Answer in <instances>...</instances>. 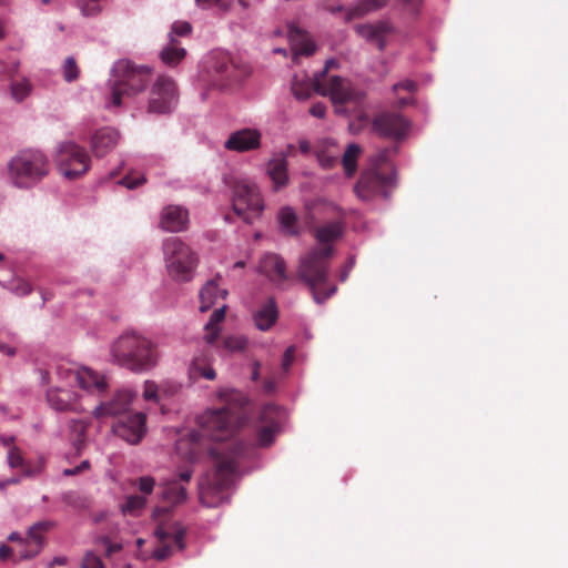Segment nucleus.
I'll list each match as a JSON object with an SVG mask.
<instances>
[{
    "instance_id": "obj_25",
    "label": "nucleus",
    "mask_w": 568,
    "mask_h": 568,
    "mask_svg": "<svg viewBox=\"0 0 568 568\" xmlns=\"http://www.w3.org/2000/svg\"><path fill=\"white\" fill-rule=\"evenodd\" d=\"M258 272L276 285L287 280L286 263L282 256L275 253H266L261 257Z\"/></svg>"
},
{
    "instance_id": "obj_60",
    "label": "nucleus",
    "mask_w": 568,
    "mask_h": 568,
    "mask_svg": "<svg viewBox=\"0 0 568 568\" xmlns=\"http://www.w3.org/2000/svg\"><path fill=\"white\" fill-rule=\"evenodd\" d=\"M416 89H417V84H416V82H414L412 80H404V81H400V82L395 83L393 85V92L394 93H397L398 90H405V91H408V92H414Z\"/></svg>"
},
{
    "instance_id": "obj_18",
    "label": "nucleus",
    "mask_w": 568,
    "mask_h": 568,
    "mask_svg": "<svg viewBox=\"0 0 568 568\" xmlns=\"http://www.w3.org/2000/svg\"><path fill=\"white\" fill-rule=\"evenodd\" d=\"M193 471L191 469L182 470L159 485L160 498L163 503L175 506L182 504L186 499V486L190 484Z\"/></svg>"
},
{
    "instance_id": "obj_50",
    "label": "nucleus",
    "mask_w": 568,
    "mask_h": 568,
    "mask_svg": "<svg viewBox=\"0 0 568 568\" xmlns=\"http://www.w3.org/2000/svg\"><path fill=\"white\" fill-rule=\"evenodd\" d=\"M8 288L18 296H26L32 291L31 285L20 277L11 280Z\"/></svg>"
},
{
    "instance_id": "obj_26",
    "label": "nucleus",
    "mask_w": 568,
    "mask_h": 568,
    "mask_svg": "<svg viewBox=\"0 0 568 568\" xmlns=\"http://www.w3.org/2000/svg\"><path fill=\"white\" fill-rule=\"evenodd\" d=\"M48 403L59 412H83L84 407L78 402L75 393L69 389H50L47 394Z\"/></svg>"
},
{
    "instance_id": "obj_47",
    "label": "nucleus",
    "mask_w": 568,
    "mask_h": 568,
    "mask_svg": "<svg viewBox=\"0 0 568 568\" xmlns=\"http://www.w3.org/2000/svg\"><path fill=\"white\" fill-rule=\"evenodd\" d=\"M247 345V339L240 335H230L223 339V347L230 352L244 351Z\"/></svg>"
},
{
    "instance_id": "obj_31",
    "label": "nucleus",
    "mask_w": 568,
    "mask_h": 568,
    "mask_svg": "<svg viewBox=\"0 0 568 568\" xmlns=\"http://www.w3.org/2000/svg\"><path fill=\"white\" fill-rule=\"evenodd\" d=\"M227 291L220 288L215 280L209 281L200 292V311L207 312L219 300H224Z\"/></svg>"
},
{
    "instance_id": "obj_12",
    "label": "nucleus",
    "mask_w": 568,
    "mask_h": 568,
    "mask_svg": "<svg viewBox=\"0 0 568 568\" xmlns=\"http://www.w3.org/2000/svg\"><path fill=\"white\" fill-rule=\"evenodd\" d=\"M233 210L246 223H252L263 211V201L256 184L247 179H236L232 184Z\"/></svg>"
},
{
    "instance_id": "obj_40",
    "label": "nucleus",
    "mask_w": 568,
    "mask_h": 568,
    "mask_svg": "<svg viewBox=\"0 0 568 568\" xmlns=\"http://www.w3.org/2000/svg\"><path fill=\"white\" fill-rule=\"evenodd\" d=\"M196 3L202 7L216 6L222 11H244L246 3L244 0H196Z\"/></svg>"
},
{
    "instance_id": "obj_30",
    "label": "nucleus",
    "mask_w": 568,
    "mask_h": 568,
    "mask_svg": "<svg viewBox=\"0 0 568 568\" xmlns=\"http://www.w3.org/2000/svg\"><path fill=\"white\" fill-rule=\"evenodd\" d=\"M287 37L295 55H312L314 53L315 45L303 30L290 26Z\"/></svg>"
},
{
    "instance_id": "obj_55",
    "label": "nucleus",
    "mask_w": 568,
    "mask_h": 568,
    "mask_svg": "<svg viewBox=\"0 0 568 568\" xmlns=\"http://www.w3.org/2000/svg\"><path fill=\"white\" fill-rule=\"evenodd\" d=\"M145 176L143 174H140L138 176H133V175H126L124 176L120 183L122 185H124L125 187L128 189H135L140 185H142L144 182H145Z\"/></svg>"
},
{
    "instance_id": "obj_62",
    "label": "nucleus",
    "mask_w": 568,
    "mask_h": 568,
    "mask_svg": "<svg viewBox=\"0 0 568 568\" xmlns=\"http://www.w3.org/2000/svg\"><path fill=\"white\" fill-rule=\"evenodd\" d=\"M294 95L298 100H306L311 97V90L308 87H303L301 84L295 83L292 88Z\"/></svg>"
},
{
    "instance_id": "obj_48",
    "label": "nucleus",
    "mask_w": 568,
    "mask_h": 568,
    "mask_svg": "<svg viewBox=\"0 0 568 568\" xmlns=\"http://www.w3.org/2000/svg\"><path fill=\"white\" fill-rule=\"evenodd\" d=\"M145 504L146 498L144 496L131 495L126 498L125 504L122 506V511L134 514L135 511L142 509Z\"/></svg>"
},
{
    "instance_id": "obj_14",
    "label": "nucleus",
    "mask_w": 568,
    "mask_h": 568,
    "mask_svg": "<svg viewBox=\"0 0 568 568\" xmlns=\"http://www.w3.org/2000/svg\"><path fill=\"white\" fill-rule=\"evenodd\" d=\"M178 87L172 78L159 75L151 87L148 112L166 114L174 110L178 103Z\"/></svg>"
},
{
    "instance_id": "obj_16",
    "label": "nucleus",
    "mask_w": 568,
    "mask_h": 568,
    "mask_svg": "<svg viewBox=\"0 0 568 568\" xmlns=\"http://www.w3.org/2000/svg\"><path fill=\"white\" fill-rule=\"evenodd\" d=\"M136 394L130 389H118L113 395L101 400L92 410V415L97 419L121 418L130 413V407Z\"/></svg>"
},
{
    "instance_id": "obj_56",
    "label": "nucleus",
    "mask_w": 568,
    "mask_h": 568,
    "mask_svg": "<svg viewBox=\"0 0 568 568\" xmlns=\"http://www.w3.org/2000/svg\"><path fill=\"white\" fill-rule=\"evenodd\" d=\"M22 474L27 477H32L39 475L43 469V463L38 462L36 465H31L29 462L24 463V466L21 467Z\"/></svg>"
},
{
    "instance_id": "obj_20",
    "label": "nucleus",
    "mask_w": 568,
    "mask_h": 568,
    "mask_svg": "<svg viewBox=\"0 0 568 568\" xmlns=\"http://www.w3.org/2000/svg\"><path fill=\"white\" fill-rule=\"evenodd\" d=\"M70 377L79 387L98 397L105 394L109 389L106 377L89 367H80L70 372Z\"/></svg>"
},
{
    "instance_id": "obj_27",
    "label": "nucleus",
    "mask_w": 568,
    "mask_h": 568,
    "mask_svg": "<svg viewBox=\"0 0 568 568\" xmlns=\"http://www.w3.org/2000/svg\"><path fill=\"white\" fill-rule=\"evenodd\" d=\"M118 140L119 134L114 129L104 128L93 134L91 146L97 156H103L116 145Z\"/></svg>"
},
{
    "instance_id": "obj_45",
    "label": "nucleus",
    "mask_w": 568,
    "mask_h": 568,
    "mask_svg": "<svg viewBox=\"0 0 568 568\" xmlns=\"http://www.w3.org/2000/svg\"><path fill=\"white\" fill-rule=\"evenodd\" d=\"M81 70L73 57H68L62 65V75L67 82H74L79 79Z\"/></svg>"
},
{
    "instance_id": "obj_7",
    "label": "nucleus",
    "mask_w": 568,
    "mask_h": 568,
    "mask_svg": "<svg viewBox=\"0 0 568 568\" xmlns=\"http://www.w3.org/2000/svg\"><path fill=\"white\" fill-rule=\"evenodd\" d=\"M394 186V170L387 163L385 152L376 156L372 168L363 171L354 185V192L362 201H372L377 196H388L389 189Z\"/></svg>"
},
{
    "instance_id": "obj_10",
    "label": "nucleus",
    "mask_w": 568,
    "mask_h": 568,
    "mask_svg": "<svg viewBox=\"0 0 568 568\" xmlns=\"http://www.w3.org/2000/svg\"><path fill=\"white\" fill-rule=\"evenodd\" d=\"M55 527L53 520H41L33 524L26 538H22L18 532H12L9 540L16 542L13 547L0 545V559L6 560L13 556L18 560L31 559L40 554L44 547V534Z\"/></svg>"
},
{
    "instance_id": "obj_54",
    "label": "nucleus",
    "mask_w": 568,
    "mask_h": 568,
    "mask_svg": "<svg viewBox=\"0 0 568 568\" xmlns=\"http://www.w3.org/2000/svg\"><path fill=\"white\" fill-rule=\"evenodd\" d=\"M423 0H396L398 7H400L404 11L417 14L419 12Z\"/></svg>"
},
{
    "instance_id": "obj_39",
    "label": "nucleus",
    "mask_w": 568,
    "mask_h": 568,
    "mask_svg": "<svg viewBox=\"0 0 568 568\" xmlns=\"http://www.w3.org/2000/svg\"><path fill=\"white\" fill-rule=\"evenodd\" d=\"M284 412L275 404H265L261 410V422L280 429Z\"/></svg>"
},
{
    "instance_id": "obj_51",
    "label": "nucleus",
    "mask_w": 568,
    "mask_h": 568,
    "mask_svg": "<svg viewBox=\"0 0 568 568\" xmlns=\"http://www.w3.org/2000/svg\"><path fill=\"white\" fill-rule=\"evenodd\" d=\"M24 458L22 456V453L21 450L16 447V446H12L8 453V464L11 468H21L22 466H24Z\"/></svg>"
},
{
    "instance_id": "obj_44",
    "label": "nucleus",
    "mask_w": 568,
    "mask_h": 568,
    "mask_svg": "<svg viewBox=\"0 0 568 568\" xmlns=\"http://www.w3.org/2000/svg\"><path fill=\"white\" fill-rule=\"evenodd\" d=\"M77 7L84 17H94L102 11L104 0H77Z\"/></svg>"
},
{
    "instance_id": "obj_5",
    "label": "nucleus",
    "mask_w": 568,
    "mask_h": 568,
    "mask_svg": "<svg viewBox=\"0 0 568 568\" xmlns=\"http://www.w3.org/2000/svg\"><path fill=\"white\" fill-rule=\"evenodd\" d=\"M333 65H336L334 60L326 61L324 70L314 78L313 89L318 94L331 98L336 113L346 115L349 112L348 106L356 111L363 105L366 94L338 75L325 81V75Z\"/></svg>"
},
{
    "instance_id": "obj_35",
    "label": "nucleus",
    "mask_w": 568,
    "mask_h": 568,
    "mask_svg": "<svg viewBox=\"0 0 568 568\" xmlns=\"http://www.w3.org/2000/svg\"><path fill=\"white\" fill-rule=\"evenodd\" d=\"M185 54V49L179 47V41L173 36H170V42L162 49L160 57L164 64L173 67L180 63Z\"/></svg>"
},
{
    "instance_id": "obj_15",
    "label": "nucleus",
    "mask_w": 568,
    "mask_h": 568,
    "mask_svg": "<svg viewBox=\"0 0 568 568\" xmlns=\"http://www.w3.org/2000/svg\"><path fill=\"white\" fill-rule=\"evenodd\" d=\"M318 212L325 216H333L336 220L314 227L313 236L320 244L317 247L333 246V243L339 240L344 234V212L333 203L320 204Z\"/></svg>"
},
{
    "instance_id": "obj_11",
    "label": "nucleus",
    "mask_w": 568,
    "mask_h": 568,
    "mask_svg": "<svg viewBox=\"0 0 568 568\" xmlns=\"http://www.w3.org/2000/svg\"><path fill=\"white\" fill-rule=\"evenodd\" d=\"M163 254L168 272L172 278L181 282L191 280L196 265V257L181 239H166L163 243Z\"/></svg>"
},
{
    "instance_id": "obj_37",
    "label": "nucleus",
    "mask_w": 568,
    "mask_h": 568,
    "mask_svg": "<svg viewBox=\"0 0 568 568\" xmlns=\"http://www.w3.org/2000/svg\"><path fill=\"white\" fill-rule=\"evenodd\" d=\"M89 423L85 420H72L70 424L71 439L75 454L80 455L85 447Z\"/></svg>"
},
{
    "instance_id": "obj_53",
    "label": "nucleus",
    "mask_w": 568,
    "mask_h": 568,
    "mask_svg": "<svg viewBox=\"0 0 568 568\" xmlns=\"http://www.w3.org/2000/svg\"><path fill=\"white\" fill-rule=\"evenodd\" d=\"M20 63L14 61L10 64L0 60V80L4 78H12L19 70Z\"/></svg>"
},
{
    "instance_id": "obj_36",
    "label": "nucleus",
    "mask_w": 568,
    "mask_h": 568,
    "mask_svg": "<svg viewBox=\"0 0 568 568\" xmlns=\"http://www.w3.org/2000/svg\"><path fill=\"white\" fill-rule=\"evenodd\" d=\"M190 375L194 378L202 377L209 381H213L216 377V373L206 355H201L193 359L190 367Z\"/></svg>"
},
{
    "instance_id": "obj_28",
    "label": "nucleus",
    "mask_w": 568,
    "mask_h": 568,
    "mask_svg": "<svg viewBox=\"0 0 568 568\" xmlns=\"http://www.w3.org/2000/svg\"><path fill=\"white\" fill-rule=\"evenodd\" d=\"M267 174L274 183L275 190H278L287 184V160L283 153L275 155L268 161Z\"/></svg>"
},
{
    "instance_id": "obj_21",
    "label": "nucleus",
    "mask_w": 568,
    "mask_h": 568,
    "mask_svg": "<svg viewBox=\"0 0 568 568\" xmlns=\"http://www.w3.org/2000/svg\"><path fill=\"white\" fill-rule=\"evenodd\" d=\"M154 534L161 544L153 551V557L158 560H164L172 555L173 550L170 544L171 541L179 550H183L185 547V531L182 528L174 527L172 529H166L163 526H158Z\"/></svg>"
},
{
    "instance_id": "obj_57",
    "label": "nucleus",
    "mask_w": 568,
    "mask_h": 568,
    "mask_svg": "<svg viewBox=\"0 0 568 568\" xmlns=\"http://www.w3.org/2000/svg\"><path fill=\"white\" fill-rule=\"evenodd\" d=\"M191 30H192V27H191V24L189 22H185V21L175 22L172 26V33H171V36L175 34V36H179V37H184V36L190 34Z\"/></svg>"
},
{
    "instance_id": "obj_64",
    "label": "nucleus",
    "mask_w": 568,
    "mask_h": 568,
    "mask_svg": "<svg viewBox=\"0 0 568 568\" xmlns=\"http://www.w3.org/2000/svg\"><path fill=\"white\" fill-rule=\"evenodd\" d=\"M310 113L318 119H323L326 114V105L322 102L314 103L311 109Z\"/></svg>"
},
{
    "instance_id": "obj_42",
    "label": "nucleus",
    "mask_w": 568,
    "mask_h": 568,
    "mask_svg": "<svg viewBox=\"0 0 568 568\" xmlns=\"http://www.w3.org/2000/svg\"><path fill=\"white\" fill-rule=\"evenodd\" d=\"M11 95L17 102L23 101L32 90V84L27 78L11 82Z\"/></svg>"
},
{
    "instance_id": "obj_38",
    "label": "nucleus",
    "mask_w": 568,
    "mask_h": 568,
    "mask_svg": "<svg viewBox=\"0 0 568 568\" xmlns=\"http://www.w3.org/2000/svg\"><path fill=\"white\" fill-rule=\"evenodd\" d=\"M278 220L284 233L287 235H298L297 215L292 207H283L278 213Z\"/></svg>"
},
{
    "instance_id": "obj_41",
    "label": "nucleus",
    "mask_w": 568,
    "mask_h": 568,
    "mask_svg": "<svg viewBox=\"0 0 568 568\" xmlns=\"http://www.w3.org/2000/svg\"><path fill=\"white\" fill-rule=\"evenodd\" d=\"M334 142L326 140L322 143L321 146H317L315 149V155L317 158V161L320 165L325 169L329 170L334 168L337 163V155L332 154L328 150V146H334Z\"/></svg>"
},
{
    "instance_id": "obj_3",
    "label": "nucleus",
    "mask_w": 568,
    "mask_h": 568,
    "mask_svg": "<svg viewBox=\"0 0 568 568\" xmlns=\"http://www.w3.org/2000/svg\"><path fill=\"white\" fill-rule=\"evenodd\" d=\"M333 254L334 246L313 247L298 261L297 278L307 285L317 304L324 303L337 291L336 285L329 282Z\"/></svg>"
},
{
    "instance_id": "obj_29",
    "label": "nucleus",
    "mask_w": 568,
    "mask_h": 568,
    "mask_svg": "<svg viewBox=\"0 0 568 568\" xmlns=\"http://www.w3.org/2000/svg\"><path fill=\"white\" fill-rule=\"evenodd\" d=\"M277 317V305L273 297H270L253 315L254 323L260 331L270 329L276 323Z\"/></svg>"
},
{
    "instance_id": "obj_17",
    "label": "nucleus",
    "mask_w": 568,
    "mask_h": 568,
    "mask_svg": "<svg viewBox=\"0 0 568 568\" xmlns=\"http://www.w3.org/2000/svg\"><path fill=\"white\" fill-rule=\"evenodd\" d=\"M112 432L126 443L136 445L146 433V416L143 413H129L112 425Z\"/></svg>"
},
{
    "instance_id": "obj_33",
    "label": "nucleus",
    "mask_w": 568,
    "mask_h": 568,
    "mask_svg": "<svg viewBox=\"0 0 568 568\" xmlns=\"http://www.w3.org/2000/svg\"><path fill=\"white\" fill-rule=\"evenodd\" d=\"M225 312H226V306L225 305H222L220 308H216L211 314L209 322L205 324V326H204V331H205L204 339H205V342L207 344H213L217 339V337H219V335L221 333L220 324L225 318Z\"/></svg>"
},
{
    "instance_id": "obj_22",
    "label": "nucleus",
    "mask_w": 568,
    "mask_h": 568,
    "mask_svg": "<svg viewBox=\"0 0 568 568\" xmlns=\"http://www.w3.org/2000/svg\"><path fill=\"white\" fill-rule=\"evenodd\" d=\"M262 134L256 129H242L230 134L224 146L240 153L257 150L261 146Z\"/></svg>"
},
{
    "instance_id": "obj_58",
    "label": "nucleus",
    "mask_w": 568,
    "mask_h": 568,
    "mask_svg": "<svg viewBox=\"0 0 568 568\" xmlns=\"http://www.w3.org/2000/svg\"><path fill=\"white\" fill-rule=\"evenodd\" d=\"M138 485L141 493L149 495L152 493L155 481L152 477L144 476L139 478Z\"/></svg>"
},
{
    "instance_id": "obj_61",
    "label": "nucleus",
    "mask_w": 568,
    "mask_h": 568,
    "mask_svg": "<svg viewBox=\"0 0 568 568\" xmlns=\"http://www.w3.org/2000/svg\"><path fill=\"white\" fill-rule=\"evenodd\" d=\"M90 468V462L89 460H83L79 466H75L73 468H65L63 470V475L69 477V476H75V475H79L80 473L87 470Z\"/></svg>"
},
{
    "instance_id": "obj_52",
    "label": "nucleus",
    "mask_w": 568,
    "mask_h": 568,
    "mask_svg": "<svg viewBox=\"0 0 568 568\" xmlns=\"http://www.w3.org/2000/svg\"><path fill=\"white\" fill-rule=\"evenodd\" d=\"M82 568H104L102 559L94 552L89 551L84 555L82 560Z\"/></svg>"
},
{
    "instance_id": "obj_23",
    "label": "nucleus",
    "mask_w": 568,
    "mask_h": 568,
    "mask_svg": "<svg viewBox=\"0 0 568 568\" xmlns=\"http://www.w3.org/2000/svg\"><path fill=\"white\" fill-rule=\"evenodd\" d=\"M356 31L367 42L383 51L386 48L387 39L394 33V28L389 22L378 21L376 23L358 24Z\"/></svg>"
},
{
    "instance_id": "obj_9",
    "label": "nucleus",
    "mask_w": 568,
    "mask_h": 568,
    "mask_svg": "<svg viewBox=\"0 0 568 568\" xmlns=\"http://www.w3.org/2000/svg\"><path fill=\"white\" fill-rule=\"evenodd\" d=\"M251 72L252 69L246 62L224 52L212 53L207 67L211 85L220 90L240 85Z\"/></svg>"
},
{
    "instance_id": "obj_43",
    "label": "nucleus",
    "mask_w": 568,
    "mask_h": 568,
    "mask_svg": "<svg viewBox=\"0 0 568 568\" xmlns=\"http://www.w3.org/2000/svg\"><path fill=\"white\" fill-rule=\"evenodd\" d=\"M61 498L67 506L75 510H84L90 505L89 499L78 491H65Z\"/></svg>"
},
{
    "instance_id": "obj_46",
    "label": "nucleus",
    "mask_w": 568,
    "mask_h": 568,
    "mask_svg": "<svg viewBox=\"0 0 568 568\" xmlns=\"http://www.w3.org/2000/svg\"><path fill=\"white\" fill-rule=\"evenodd\" d=\"M280 432L278 428L263 425L257 433L258 446L267 447L274 442L275 435Z\"/></svg>"
},
{
    "instance_id": "obj_32",
    "label": "nucleus",
    "mask_w": 568,
    "mask_h": 568,
    "mask_svg": "<svg viewBox=\"0 0 568 568\" xmlns=\"http://www.w3.org/2000/svg\"><path fill=\"white\" fill-rule=\"evenodd\" d=\"M388 0H358L352 7L345 10L344 20L349 22L355 19L377 11L387 4Z\"/></svg>"
},
{
    "instance_id": "obj_49",
    "label": "nucleus",
    "mask_w": 568,
    "mask_h": 568,
    "mask_svg": "<svg viewBox=\"0 0 568 568\" xmlns=\"http://www.w3.org/2000/svg\"><path fill=\"white\" fill-rule=\"evenodd\" d=\"M97 547H101L104 550L106 557H111L113 554L119 552L122 549L120 542H113L108 536H100L95 540Z\"/></svg>"
},
{
    "instance_id": "obj_59",
    "label": "nucleus",
    "mask_w": 568,
    "mask_h": 568,
    "mask_svg": "<svg viewBox=\"0 0 568 568\" xmlns=\"http://www.w3.org/2000/svg\"><path fill=\"white\" fill-rule=\"evenodd\" d=\"M143 397L146 400H153L158 397V386L151 381L144 383Z\"/></svg>"
},
{
    "instance_id": "obj_63",
    "label": "nucleus",
    "mask_w": 568,
    "mask_h": 568,
    "mask_svg": "<svg viewBox=\"0 0 568 568\" xmlns=\"http://www.w3.org/2000/svg\"><path fill=\"white\" fill-rule=\"evenodd\" d=\"M294 356H295L294 346L287 347L286 351L284 352L283 362H282V366L285 371L288 369V367L292 365V363L294 361Z\"/></svg>"
},
{
    "instance_id": "obj_6",
    "label": "nucleus",
    "mask_w": 568,
    "mask_h": 568,
    "mask_svg": "<svg viewBox=\"0 0 568 568\" xmlns=\"http://www.w3.org/2000/svg\"><path fill=\"white\" fill-rule=\"evenodd\" d=\"M152 77V69L148 65H138L130 60L122 59L112 68L111 105H122L124 97L132 98L144 91Z\"/></svg>"
},
{
    "instance_id": "obj_24",
    "label": "nucleus",
    "mask_w": 568,
    "mask_h": 568,
    "mask_svg": "<svg viewBox=\"0 0 568 568\" xmlns=\"http://www.w3.org/2000/svg\"><path fill=\"white\" fill-rule=\"evenodd\" d=\"M159 225L166 232H183L189 225V211L181 205H166L161 211Z\"/></svg>"
},
{
    "instance_id": "obj_1",
    "label": "nucleus",
    "mask_w": 568,
    "mask_h": 568,
    "mask_svg": "<svg viewBox=\"0 0 568 568\" xmlns=\"http://www.w3.org/2000/svg\"><path fill=\"white\" fill-rule=\"evenodd\" d=\"M217 398L222 407L203 412L196 418L197 428L191 430L176 442V450L190 462L197 460L207 453L213 459L225 458L232 455L234 446L239 443H247L255 447L251 440L239 439L233 442L225 452H220L211 443L226 442L233 438L247 423L245 407L247 397L234 388H221Z\"/></svg>"
},
{
    "instance_id": "obj_8",
    "label": "nucleus",
    "mask_w": 568,
    "mask_h": 568,
    "mask_svg": "<svg viewBox=\"0 0 568 568\" xmlns=\"http://www.w3.org/2000/svg\"><path fill=\"white\" fill-rule=\"evenodd\" d=\"M9 176L21 189L36 185L49 173V162L39 150H24L9 162Z\"/></svg>"
},
{
    "instance_id": "obj_13",
    "label": "nucleus",
    "mask_w": 568,
    "mask_h": 568,
    "mask_svg": "<svg viewBox=\"0 0 568 568\" xmlns=\"http://www.w3.org/2000/svg\"><path fill=\"white\" fill-rule=\"evenodd\" d=\"M57 164L60 172L68 179L84 174L90 168L88 152L72 142L62 143L57 153Z\"/></svg>"
},
{
    "instance_id": "obj_19",
    "label": "nucleus",
    "mask_w": 568,
    "mask_h": 568,
    "mask_svg": "<svg viewBox=\"0 0 568 568\" xmlns=\"http://www.w3.org/2000/svg\"><path fill=\"white\" fill-rule=\"evenodd\" d=\"M373 130L381 136L399 140L408 130L407 120L399 113L382 112L373 120Z\"/></svg>"
},
{
    "instance_id": "obj_34",
    "label": "nucleus",
    "mask_w": 568,
    "mask_h": 568,
    "mask_svg": "<svg viewBox=\"0 0 568 568\" xmlns=\"http://www.w3.org/2000/svg\"><path fill=\"white\" fill-rule=\"evenodd\" d=\"M361 154L362 148L356 143H351L345 149L341 162L346 178H353L355 175Z\"/></svg>"
},
{
    "instance_id": "obj_4",
    "label": "nucleus",
    "mask_w": 568,
    "mask_h": 568,
    "mask_svg": "<svg viewBox=\"0 0 568 568\" xmlns=\"http://www.w3.org/2000/svg\"><path fill=\"white\" fill-rule=\"evenodd\" d=\"M114 362L133 372L143 373L156 366L159 352L156 345L136 332H125L118 337L111 348Z\"/></svg>"
},
{
    "instance_id": "obj_2",
    "label": "nucleus",
    "mask_w": 568,
    "mask_h": 568,
    "mask_svg": "<svg viewBox=\"0 0 568 568\" xmlns=\"http://www.w3.org/2000/svg\"><path fill=\"white\" fill-rule=\"evenodd\" d=\"M254 456V446L239 443L234 446L232 455L214 460L215 469L199 483V499L205 507H217L229 499L227 489L232 484L233 475L241 462Z\"/></svg>"
}]
</instances>
